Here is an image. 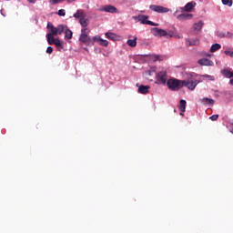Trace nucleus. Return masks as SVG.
<instances>
[{"mask_svg": "<svg viewBox=\"0 0 233 233\" xmlns=\"http://www.w3.org/2000/svg\"><path fill=\"white\" fill-rule=\"evenodd\" d=\"M100 12H107L109 14H116L117 12V8L114 5H106L99 8Z\"/></svg>", "mask_w": 233, "mask_h": 233, "instance_id": "obj_7", "label": "nucleus"}, {"mask_svg": "<svg viewBox=\"0 0 233 233\" xmlns=\"http://www.w3.org/2000/svg\"><path fill=\"white\" fill-rule=\"evenodd\" d=\"M229 85H231V86H233V78L229 80Z\"/></svg>", "mask_w": 233, "mask_h": 233, "instance_id": "obj_41", "label": "nucleus"}, {"mask_svg": "<svg viewBox=\"0 0 233 233\" xmlns=\"http://www.w3.org/2000/svg\"><path fill=\"white\" fill-rule=\"evenodd\" d=\"M198 83L199 81L198 80H191V81L185 80L184 86H186L189 90H194L196 86H198Z\"/></svg>", "mask_w": 233, "mask_h": 233, "instance_id": "obj_8", "label": "nucleus"}, {"mask_svg": "<svg viewBox=\"0 0 233 233\" xmlns=\"http://www.w3.org/2000/svg\"><path fill=\"white\" fill-rule=\"evenodd\" d=\"M221 48V45L219 44H214L211 46L210 47V52L214 53V52H218V50H219Z\"/></svg>", "mask_w": 233, "mask_h": 233, "instance_id": "obj_25", "label": "nucleus"}, {"mask_svg": "<svg viewBox=\"0 0 233 233\" xmlns=\"http://www.w3.org/2000/svg\"><path fill=\"white\" fill-rule=\"evenodd\" d=\"M73 35L72 30H69L68 27H66L65 31V38L66 39H71Z\"/></svg>", "mask_w": 233, "mask_h": 233, "instance_id": "obj_26", "label": "nucleus"}, {"mask_svg": "<svg viewBox=\"0 0 233 233\" xmlns=\"http://www.w3.org/2000/svg\"><path fill=\"white\" fill-rule=\"evenodd\" d=\"M150 32L152 35H155L156 37H167V30L158 27L151 28Z\"/></svg>", "mask_w": 233, "mask_h": 233, "instance_id": "obj_5", "label": "nucleus"}, {"mask_svg": "<svg viewBox=\"0 0 233 233\" xmlns=\"http://www.w3.org/2000/svg\"><path fill=\"white\" fill-rule=\"evenodd\" d=\"M73 17L76 19H83V17H86V13L83 9H78L74 15Z\"/></svg>", "mask_w": 233, "mask_h": 233, "instance_id": "obj_12", "label": "nucleus"}, {"mask_svg": "<svg viewBox=\"0 0 233 233\" xmlns=\"http://www.w3.org/2000/svg\"><path fill=\"white\" fill-rule=\"evenodd\" d=\"M99 45H100L101 46H108V42H107V40H105V39L102 38V39L100 40Z\"/></svg>", "mask_w": 233, "mask_h": 233, "instance_id": "obj_30", "label": "nucleus"}, {"mask_svg": "<svg viewBox=\"0 0 233 233\" xmlns=\"http://www.w3.org/2000/svg\"><path fill=\"white\" fill-rule=\"evenodd\" d=\"M55 46H56V48L59 51H62L64 46H63V43H61V40H59V38H56V41L55 42Z\"/></svg>", "mask_w": 233, "mask_h": 233, "instance_id": "obj_24", "label": "nucleus"}, {"mask_svg": "<svg viewBox=\"0 0 233 233\" xmlns=\"http://www.w3.org/2000/svg\"><path fill=\"white\" fill-rule=\"evenodd\" d=\"M196 6V2H188L185 7H184V10L186 12H192V9H194Z\"/></svg>", "mask_w": 233, "mask_h": 233, "instance_id": "obj_18", "label": "nucleus"}, {"mask_svg": "<svg viewBox=\"0 0 233 233\" xmlns=\"http://www.w3.org/2000/svg\"><path fill=\"white\" fill-rule=\"evenodd\" d=\"M178 110L181 112L180 116H183V112L187 110V100H180Z\"/></svg>", "mask_w": 233, "mask_h": 233, "instance_id": "obj_14", "label": "nucleus"}, {"mask_svg": "<svg viewBox=\"0 0 233 233\" xmlns=\"http://www.w3.org/2000/svg\"><path fill=\"white\" fill-rule=\"evenodd\" d=\"M54 52V48L52 46H48L46 49V54H52Z\"/></svg>", "mask_w": 233, "mask_h": 233, "instance_id": "obj_38", "label": "nucleus"}, {"mask_svg": "<svg viewBox=\"0 0 233 233\" xmlns=\"http://www.w3.org/2000/svg\"><path fill=\"white\" fill-rule=\"evenodd\" d=\"M209 119L211 121H218V119H219V115H213V116H209Z\"/></svg>", "mask_w": 233, "mask_h": 233, "instance_id": "obj_32", "label": "nucleus"}, {"mask_svg": "<svg viewBox=\"0 0 233 233\" xmlns=\"http://www.w3.org/2000/svg\"><path fill=\"white\" fill-rule=\"evenodd\" d=\"M167 37H174V31H167Z\"/></svg>", "mask_w": 233, "mask_h": 233, "instance_id": "obj_37", "label": "nucleus"}, {"mask_svg": "<svg viewBox=\"0 0 233 233\" xmlns=\"http://www.w3.org/2000/svg\"><path fill=\"white\" fill-rule=\"evenodd\" d=\"M47 30L49 32L47 35H57V27L54 26L51 22L47 23Z\"/></svg>", "mask_w": 233, "mask_h": 233, "instance_id": "obj_10", "label": "nucleus"}, {"mask_svg": "<svg viewBox=\"0 0 233 233\" xmlns=\"http://www.w3.org/2000/svg\"><path fill=\"white\" fill-rule=\"evenodd\" d=\"M167 88L173 92H177L180 88L185 86V80H179L177 78H169L167 82Z\"/></svg>", "mask_w": 233, "mask_h": 233, "instance_id": "obj_1", "label": "nucleus"}, {"mask_svg": "<svg viewBox=\"0 0 233 233\" xmlns=\"http://www.w3.org/2000/svg\"><path fill=\"white\" fill-rule=\"evenodd\" d=\"M27 1H28V3L34 4V3H35V1H37V0H27Z\"/></svg>", "mask_w": 233, "mask_h": 233, "instance_id": "obj_39", "label": "nucleus"}, {"mask_svg": "<svg viewBox=\"0 0 233 233\" xmlns=\"http://www.w3.org/2000/svg\"><path fill=\"white\" fill-rule=\"evenodd\" d=\"M228 37H232V34L230 33H228Z\"/></svg>", "mask_w": 233, "mask_h": 233, "instance_id": "obj_43", "label": "nucleus"}, {"mask_svg": "<svg viewBox=\"0 0 233 233\" xmlns=\"http://www.w3.org/2000/svg\"><path fill=\"white\" fill-rule=\"evenodd\" d=\"M56 35H46V39H47V43L48 45H55L56 41L57 39L55 38Z\"/></svg>", "mask_w": 233, "mask_h": 233, "instance_id": "obj_22", "label": "nucleus"}, {"mask_svg": "<svg viewBox=\"0 0 233 233\" xmlns=\"http://www.w3.org/2000/svg\"><path fill=\"white\" fill-rule=\"evenodd\" d=\"M199 43V38H192L186 40L187 46H198Z\"/></svg>", "mask_w": 233, "mask_h": 233, "instance_id": "obj_11", "label": "nucleus"}, {"mask_svg": "<svg viewBox=\"0 0 233 233\" xmlns=\"http://www.w3.org/2000/svg\"><path fill=\"white\" fill-rule=\"evenodd\" d=\"M203 21H199L198 23L194 24L193 28L194 30H197V32H199L201 28H203Z\"/></svg>", "mask_w": 233, "mask_h": 233, "instance_id": "obj_23", "label": "nucleus"}, {"mask_svg": "<svg viewBox=\"0 0 233 233\" xmlns=\"http://www.w3.org/2000/svg\"><path fill=\"white\" fill-rule=\"evenodd\" d=\"M133 19H137L141 25H149L150 26H159V24H156L148 20V15H139L138 16H133Z\"/></svg>", "mask_w": 233, "mask_h": 233, "instance_id": "obj_4", "label": "nucleus"}, {"mask_svg": "<svg viewBox=\"0 0 233 233\" xmlns=\"http://www.w3.org/2000/svg\"><path fill=\"white\" fill-rule=\"evenodd\" d=\"M203 77H206L209 81H214L216 79V77H214V76H210V75H203Z\"/></svg>", "mask_w": 233, "mask_h": 233, "instance_id": "obj_31", "label": "nucleus"}, {"mask_svg": "<svg viewBox=\"0 0 233 233\" xmlns=\"http://www.w3.org/2000/svg\"><path fill=\"white\" fill-rule=\"evenodd\" d=\"M198 65H200L201 66H213L214 62H212V60L208 58H201L198 60Z\"/></svg>", "mask_w": 233, "mask_h": 233, "instance_id": "obj_9", "label": "nucleus"}, {"mask_svg": "<svg viewBox=\"0 0 233 233\" xmlns=\"http://www.w3.org/2000/svg\"><path fill=\"white\" fill-rule=\"evenodd\" d=\"M201 103H203V105H208V106H212L216 101L212 98L204 97L201 99Z\"/></svg>", "mask_w": 233, "mask_h": 233, "instance_id": "obj_16", "label": "nucleus"}, {"mask_svg": "<svg viewBox=\"0 0 233 233\" xmlns=\"http://www.w3.org/2000/svg\"><path fill=\"white\" fill-rule=\"evenodd\" d=\"M101 39H102L101 36L96 35V36L93 37L92 41H93V43H98V45H99V43H101Z\"/></svg>", "mask_w": 233, "mask_h": 233, "instance_id": "obj_29", "label": "nucleus"}, {"mask_svg": "<svg viewBox=\"0 0 233 233\" xmlns=\"http://www.w3.org/2000/svg\"><path fill=\"white\" fill-rule=\"evenodd\" d=\"M152 57L154 61H159V59H161V57L163 56H161L160 55H153Z\"/></svg>", "mask_w": 233, "mask_h": 233, "instance_id": "obj_36", "label": "nucleus"}, {"mask_svg": "<svg viewBox=\"0 0 233 233\" xmlns=\"http://www.w3.org/2000/svg\"><path fill=\"white\" fill-rule=\"evenodd\" d=\"M88 34H90V29L88 28H82L81 34L79 36V42L84 43L86 46H94V41H92V38L88 36Z\"/></svg>", "mask_w": 233, "mask_h": 233, "instance_id": "obj_2", "label": "nucleus"}, {"mask_svg": "<svg viewBox=\"0 0 233 233\" xmlns=\"http://www.w3.org/2000/svg\"><path fill=\"white\" fill-rule=\"evenodd\" d=\"M224 54H226V56H228L229 57H233V51L226 50L224 51Z\"/></svg>", "mask_w": 233, "mask_h": 233, "instance_id": "obj_35", "label": "nucleus"}, {"mask_svg": "<svg viewBox=\"0 0 233 233\" xmlns=\"http://www.w3.org/2000/svg\"><path fill=\"white\" fill-rule=\"evenodd\" d=\"M222 3L228 6H232V0H222Z\"/></svg>", "mask_w": 233, "mask_h": 233, "instance_id": "obj_34", "label": "nucleus"}, {"mask_svg": "<svg viewBox=\"0 0 233 233\" xmlns=\"http://www.w3.org/2000/svg\"><path fill=\"white\" fill-rule=\"evenodd\" d=\"M57 15H60V17H65L66 15V12L65 9H60L58 10Z\"/></svg>", "mask_w": 233, "mask_h": 233, "instance_id": "obj_28", "label": "nucleus"}, {"mask_svg": "<svg viewBox=\"0 0 233 233\" xmlns=\"http://www.w3.org/2000/svg\"><path fill=\"white\" fill-rule=\"evenodd\" d=\"M148 90H150V86H140L138 87L139 94H148Z\"/></svg>", "mask_w": 233, "mask_h": 233, "instance_id": "obj_19", "label": "nucleus"}, {"mask_svg": "<svg viewBox=\"0 0 233 233\" xmlns=\"http://www.w3.org/2000/svg\"><path fill=\"white\" fill-rule=\"evenodd\" d=\"M127 44L128 46L135 48V46H137V37H135L134 39H128Z\"/></svg>", "mask_w": 233, "mask_h": 233, "instance_id": "obj_21", "label": "nucleus"}, {"mask_svg": "<svg viewBox=\"0 0 233 233\" xmlns=\"http://www.w3.org/2000/svg\"><path fill=\"white\" fill-rule=\"evenodd\" d=\"M157 85H167L168 82V73L165 70L159 71L156 76Z\"/></svg>", "mask_w": 233, "mask_h": 233, "instance_id": "obj_3", "label": "nucleus"}, {"mask_svg": "<svg viewBox=\"0 0 233 233\" xmlns=\"http://www.w3.org/2000/svg\"><path fill=\"white\" fill-rule=\"evenodd\" d=\"M149 8L152 12H157V14H167V12H170V9L164 7L163 5H149Z\"/></svg>", "mask_w": 233, "mask_h": 233, "instance_id": "obj_6", "label": "nucleus"}, {"mask_svg": "<svg viewBox=\"0 0 233 233\" xmlns=\"http://www.w3.org/2000/svg\"><path fill=\"white\" fill-rule=\"evenodd\" d=\"M106 37L107 39H110L111 41H115L116 34H114V33H106Z\"/></svg>", "mask_w": 233, "mask_h": 233, "instance_id": "obj_27", "label": "nucleus"}, {"mask_svg": "<svg viewBox=\"0 0 233 233\" xmlns=\"http://www.w3.org/2000/svg\"><path fill=\"white\" fill-rule=\"evenodd\" d=\"M65 0H49L50 5H57V3H63Z\"/></svg>", "mask_w": 233, "mask_h": 233, "instance_id": "obj_33", "label": "nucleus"}, {"mask_svg": "<svg viewBox=\"0 0 233 233\" xmlns=\"http://www.w3.org/2000/svg\"><path fill=\"white\" fill-rule=\"evenodd\" d=\"M177 19H178V21H187V19H192V14H189V13L180 14L177 16Z\"/></svg>", "mask_w": 233, "mask_h": 233, "instance_id": "obj_13", "label": "nucleus"}, {"mask_svg": "<svg viewBox=\"0 0 233 233\" xmlns=\"http://www.w3.org/2000/svg\"><path fill=\"white\" fill-rule=\"evenodd\" d=\"M79 23L81 26H83V28H86V26H88V25L90 24V20H88V18L86 17H83L79 19Z\"/></svg>", "mask_w": 233, "mask_h": 233, "instance_id": "obj_20", "label": "nucleus"}, {"mask_svg": "<svg viewBox=\"0 0 233 233\" xmlns=\"http://www.w3.org/2000/svg\"><path fill=\"white\" fill-rule=\"evenodd\" d=\"M66 28H68V26L65 25H58L56 26V35H61L64 32H66Z\"/></svg>", "mask_w": 233, "mask_h": 233, "instance_id": "obj_17", "label": "nucleus"}, {"mask_svg": "<svg viewBox=\"0 0 233 233\" xmlns=\"http://www.w3.org/2000/svg\"><path fill=\"white\" fill-rule=\"evenodd\" d=\"M74 1H76V0H67V3H74Z\"/></svg>", "mask_w": 233, "mask_h": 233, "instance_id": "obj_42", "label": "nucleus"}, {"mask_svg": "<svg viewBox=\"0 0 233 233\" xmlns=\"http://www.w3.org/2000/svg\"><path fill=\"white\" fill-rule=\"evenodd\" d=\"M222 76H225L228 79L233 77V71L230 68H227L221 71Z\"/></svg>", "mask_w": 233, "mask_h": 233, "instance_id": "obj_15", "label": "nucleus"}, {"mask_svg": "<svg viewBox=\"0 0 233 233\" xmlns=\"http://www.w3.org/2000/svg\"><path fill=\"white\" fill-rule=\"evenodd\" d=\"M174 37H176V39H179L181 36H179V35H174Z\"/></svg>", "mask_w": 233, "mask_h": 233, "instance_id": "obj_40", "label": "nucleus"}]
</instances>
